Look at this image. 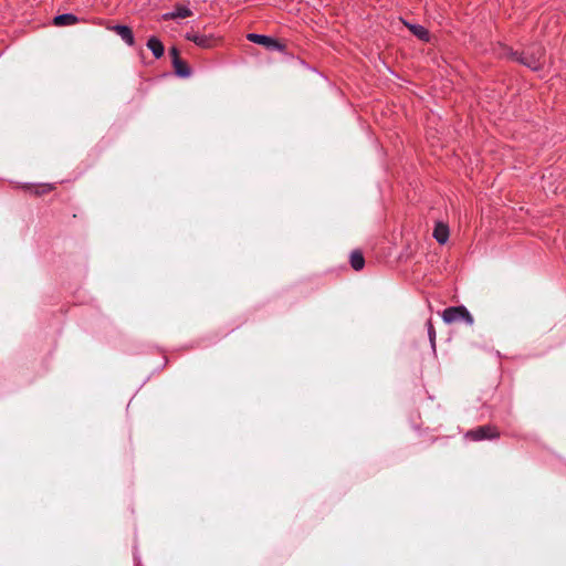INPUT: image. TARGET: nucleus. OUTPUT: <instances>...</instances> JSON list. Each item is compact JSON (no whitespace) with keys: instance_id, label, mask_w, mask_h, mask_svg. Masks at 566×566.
<instances>
[{"instance_id":"nucleus-1","label":"nucleus","mask_w":566,"mask_h":566,"mask_svg":"<svg viewBox=\"0 0 566 566\" xmlns=\"http://www.w3.org/2000/svg\"><path fill=\"white\" fill-rule=\"evenodd\" d=\"M513 57L521 64L534 71L539 70L544 64L543 51L541 48H538L536 52H514Z\"/></svg>"},{"instance_id":"nucleus-2","label":"nucleus","mask_w":566,"mask_h":566,"mask_svg":"<svg viewBox=\"0 0 566 566\" xmlns=\"http://www.w3.org/2000/svg\"><path fill=\"white\" fill-rule=\"evenodd\" d=\"M442 318L447 324L464 321L468 325H472L474 319L464 306H451L443 311Z\"/></svg>"},{"instance_id":"nucleus-3","label":"nucleus","mask_w":566,"mask_h":566,"mask_svg":"<svg viewBox=\"0 0 566 566\" xmlns=\"http://www.w3.org/2000/svg\"><path fill=\"white\" fill-rule=\"evenodd\" d=\"M465 437L473 441H482L485 439H495L500 437L499 430L490 424L478 427L465 433Z\"/></svg>"},{"instance_id":"nucleus-4","label":"nucleus","mask_w":566,"mask_h":566,"mask_svg":"<svg viewBox=\"0 0 566 566\" xmlns=\"http://www.w3.org/2000/svg\"><path fill=\"white\" fill-rule=\"evenodd\" d=\"M247 39L250 42L263 45L269 50H273V51H283L284 50L283 44H281L277 40H275L271 36H268V35L258 34V33H249L247 35Z\"/></svg>"},{"instance_id":"nucleus-5","label":"nucleus","mask_w":566,"mask_h":566,"mask_svg":"<svg viewBox=\"0 0 566 566\" xmlns=\"http://www.w3.org/2000/svg\"><path fill=\"white\" fill-rule=\"evenodd\" d=\"M185 38L188 40V41H191L193 42L196 45L200 46V48H203V49H209L212 46L213 44V39L212 36L210 35H206V34H200L198 32H193V31H190V32H187Z\"/></svg>"},{"instance_id":"nucleus-6","label":"nucleus","mask_w":566,"mask_h":566,"mask_svg":"<svg viewBox=\"0 0 566 566\" xmlns=\"http://www.w3.org/2000/svg\"><path fill=\"white\" fill-rule=\"evenodd\" d=\"M120 39L129 46L135 44L133 31L129 27L123 24H116L111 28Z\"/></svg>"},{"instance_id":"nucleus-7","label":"nucleus","mask_w":566,"mask_h":566,"mask_svg":"<svg viewBox=\"0 0 566 566\" xmlns=\"http://www.w3.org/2000/svg\"><path fill=\"white\" fill-rule=\"evenodd\" d=\"M192 15V11L184 6L177 7L171 12H166L161 15V20L168 21V20H175V19H185Z\"/></svg>"},{"instance_id":"nucleus-8","label":"nucleus","mask_w":566,"mask_h":566,"mask_svg":"<svg viewBox=\"0 0 566 566\" xmlns=\"http://www.w3.org/2000/svg\"><path fill=\"white\" fill-rule=\"evenodd\" d=\"M433 238L440 244H444L449 239V227L442 222H437L433 229Z\"/></svg>"},{"instance_id":"nucleus-9","label":"nucleus","mask_w":566,"mask_h":566,"mask_svg":"<svg viewBox=\"0 0 566 566\" xmlns=\"http://www.w3.org/2000/svg\"><path fill=\"white\" fill-rule=\"evenodd\" d=\"M147 48L151 51L153 55L156 57V59H159L164 55V52H165V48H164V44L163 42L156 38V36H150L147 41Z\"/></svg>"},{"instance_id":"nucleus-10","label":"nucleus","mask_w":566,"mask_h":566,"mask_svg":"<svg viewBox=\"0 0 566 566\" xmlns=\"http://www.w3.org/2000/svg\"><path fill=\"white\" fill-rule=\"evenodd\" d=\"M78 21L77 17L72 13L59 14L54 18L53 22L57 27L73 25Z\"/></svg>"},{"instance_id":"nucleus-11","label":"nucleus","mask_w":566,"mask_h":566,"mask_svg":"<svg viewBox=\"0 0 566 566\" xmlns=\"http://www.w3.org/2000/svg\"><path fill=\"white\" fill-rule=\"evenodd\" d=\"M175 73L180 77H188L191 74L190 67L182 60L172 61Z\"/></svg>"},{"instance_id":"nucleus-12","label":"nucleus","mask_w":566,"mask_h":566,"mask_svg":"<svg viewBox=\"0 0 566 566\" xmlns=\"http://www.w3.org/2000/svg\"><path fill=\"white\" fill-rule=\"evenodd\" d=\"M408 28L418 39L422 41H429V31L424 27L420 24H408Z\"/></svg>"},{"instance_id":"nucleus-13","label":"nucleus","mask_w":566,"mask_h":566,"mask_svg":"<svg viewBox=\"0 0 566 566\" xmlns=\"http://www.w3.org/2000/svg\"><path fill=\"white\" fill-rule=\"evenodd\" d=\"M350 265L355 271H360L365 265V259L361 252L353 251L350 253Z\"/></svg>"},{"instance_id":"nucleus-14","label":"nucleus","mask_w":566,"mask_h":566,"mask_svg":"<svg viewBox=\"0 0 566 566\" xmlns=\"http://www.w3.org/2000/svg\"><path fill=\"white\" fill-rule=\"evenodd\" d=\"M169 54L171 56V62L175 61V60H181L180 56H179V51H178V49L176 46L170 48Z\"/></svg>"},{"instance_id":"nucleus-15","label":"nucleus","mask_w":566,"mask_h":566,"mask_svg":"<svg viewBox=\"0 0 566 566\" xmlns=\"http://www.w3.org/2000/svg\"><path fill=\"white\" fill-rule=\"evenodd\" d=\"M428 332H429L430 340H431V343H432V345H433V344H434L436 333H434V329H433V327H432V325H431V324H429V331H428Z\"/></svg>"}]
</instances>
